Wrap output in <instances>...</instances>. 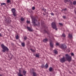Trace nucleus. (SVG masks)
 Instances as JSON below:
<instances>
[{"label": "nucleus", "mask_w": 76, "mask_h": 76, "mask_svg": "<svg viewBox=\"0 0 76 76\" xmlns=\"http://www.w3.org/2000/svg\"><path fill=\"white\" fill-rule=\"evenodd\" d=\"M1 47L3 50H2V51H3L4 53L5 51H9V49L7 48V47L5 46L4 45L2 44L1 45Z\"/></svg>", "instance_id": "f257e3e1"}, {"label": "nucleus", "mask_w": 76, "mask_h": 76, "mask_svg": "<svg viewBox=\"0 0 76 76\" xmlns=\"http://www.w3.org/2000/svg\"><path fill=\"white\" fill-rule=\"evenodd\" d=\"M57 24V23L56 22H53L51 23V26L53 28V29H54L56 30V31L57 30V25H56Z\"/></svg>", "instance_id": "f03ea898"}, {"label": "nucleus", "mask_w": 76, "mask_h": 76, "mask_svg": "<svg viewBox=\"0 0 76 76\" xmlns=\"http://www.w3.org/2000/svg\"><path fill=\"white\" fill-rule=\"evenodd\" d=\"M65 58L69 62H70L72 61V56H70L68 54H66L65 55Z\"/></svg>", "instance_id": "7ed1b4c3"}, {"label": "nucleus", "mask_w": 76, "mask_h": 76, "mask_svg": "<svg viewBox=\"0 0 76 76\" xmlns=\"http://www.w3.org/2000/svg\"><path fill=\"white\" fill-rule=\"evenodd\" d=\"M32 22L34 26H39V23H38V24H36L35 23L36 22H37V20L33 18H32Z\"/></svg>", "instance_id": "20e7f679"}, {"label": "nucleus", "mask_w": 76, "mask_h": 76, "mask_svg": "<svg viewBox=\"0 0 76 76\" xmlns=\"http://www.w3.org/2000/svg\"><path fill=\"white\" fill-rule=\"evenodd\" d=\"M11 11L12 13V15L13 16L15 17L17 15L16 14V13L15 12H16V10L15 8H12L11 10Z\"/></svg>", "instance_id": "39448f33"}, {"label": "nucleus", "mask_w": 76, "mask_h": 76, "mask_svg": "<svg viewBox=\"0 0 76 76\" xmlns=\"http://www.w3.org/2000/svg\"><path fill=\"white\" fill-rule=\"evenodd\" d=\"M61 48L63 50H66V49H67V46L64 44V45H61Z\"/></svg>", "instance_id": "423d86ee"}, {"label": "nucleus", "mask_w": 76, "mask_h": 76, "mask_svg": "<svg viewBox=\"0 0 76 76\" xmlns=\"http://www.w3.org/2000/svg\"><path fill=\"white\" fill-rule=\"evenodd\" d=\"M66 58H65L64 57L60 59V61L61 63H64V62L66 61Z\"/></svg>", "instance_id": "0eeeda50"}, {"label": "nucleus", "mask_w": 76, "mask_h": 76, "mask_svg": "<svg viewBox=\"0 0 76 76\" xmlns=\"http://www.w3.org/2000/svg\"><path fill=\"white\" fill-rule=\"evenodd\" d=\"M19 72L18 73V76H23V75H22V74H21V70H19Z\"/></svg>", "instance_id": "6e6552de"}, {"label": "nucleus", "mask_w": 76, "mask_h": 76, "mask_svg": "<svg viewBox=\"0 0 76 76\" xmlns=\"http://www.w3.org/2000/svg\"><path fill=\"white\" fill-rule=\"evenodd\" d=\"M27 28L29 31H30L31 32L33 31V30L30 27H27Z\"/></svg>", "instance_id": "1a4fd4ad"}, {"label": "nucleus", "mask_w": 76, "mask_h": 76, "mask_svg": "<svg viewBox=\"0 0 76 76\" xmlns=\"http://www.w3.org/2000/svg\"><path fill=\"white\" fill-rule=\"evenodd\" d=\"M50 44L51 47L52 48H53V44L52 43V42H52V41H51V40H50Z\"/></svg>", "instance_id": "9d476101"}, {"label": "nucleus", "mask_w": 76, "mask_h": 76, "mask_svg": "<svg viewBox=\"0 0 76 76\" xmlns=\"http://www.w3.org/2000/svg\"><path fill=\"white\" fill-rule=\"evenodd\" d=\"M48 41V39L47 38H46L45 39H44L43 40V42H47Z\"/></svg>", "instance_id": "9b49d317"}, {"label": "nucleus", "mask_w": 76, "mask_h": 76, "mask_svg": "<svg viewBox=\"0 0 76 76\" xmlns=\"http://www.w3.org/2000/svg\"><path fill=\"white\" fill-rule=\"evenodd\" d=\"M23 74L25 76L26 75V71L25 70H23Z\"/></svg>", "instance_id": "f8f14e48"}, {"label": "nucleus", "mask_w": 76, "mask_h": 76, "mask_svg": "<svg viewBox=\"0 0 76 76\" xmlns=\"http://www.w3.org/2000/svg\"><path fill=\"white\" fill-rule=\"evenodd\" d=\"M33 76H37V73L35 72H33Z\"/></svg>", "instance_id": "ddd939ff"}, {"label": "nucleus", "mask_w": 76, "mask_h": 76, "mask_svg": "<svg viewBox=\"0 0 76 76\" xmlns=\"http://www.w3.org/2000/svg\"><path fill=\"white\" fill-rule=\"evenodd\" d=\"M69 37L70 38H73V37H72V34H68Z\"/></svg>", "instance_id": "4468645a"}, {"label": "nucleus", "mask_w": 76, "mask_h": 76, "mask_svg": "<svg viewBox=\"0 0 76 76\" xmlns=\"http://www.w3.org/2000/svg\"><path fill=\"white\" fill-rule=\"evenodd\" d=\"M48 65L47 64H46L45 66V69H47V68H48Z\"/></svg>", "instance_id": "2eb2a0df"}, {"label": "nucleus", "mask_w": 76, "mask_h": 76, "mask_svg": "<svg viewBox=\"0 0 76 76\" xmlns=\"http://www.w3.org/2000/svg\"><path fill=\"white\" fill-rule=\"evenodd\" d=\"M53 70V68L51 67H50L49 68V72H51Z\"/></svg>", "instance_id": "dca6fc26"}, {"label": "nucleus", "mask_w": 76, "mask_h": 76, "mask_svg": "<svg viewBox=\"0 0 76 76\" xmlns=\"http://www.w3.org/2000/svg\"><path fill=\"white\" fill-rule=\"evenodd\" d=\"M53 51L54 52L55 54H57L58 52H57V50H53Z\"/></svg>", "instance_id": "f3484780"}, {"label": "nucleus", "mask_w": 76, "mask_h": 76, "mask_svg": "<svg viewBox=\"0 0 76 76\" xmlns=\"http://www.w3.org/2000/svg\"><path fill=\"white\" fill-rule=\"evenodd\" d=\"M9 57L10 58H12L13 57V56H12V54H10V55H9Z\"/></svg>", "instance_id": "a211bd4d"}, {"label": "nucleus", "mask_w": 76, "mask_h": 76, "mask_svg": "<svg viewBox=\"0 0 76 76\" xmlns=\"http://www.w3.org/2000/svg\"><path fill=\"white\" fill-rule=\"evenodd\" d=\"M25 20V18H24L23 17H21V19H20V20L21 21H23Z\"/></svg>", "instance_id": "6ab92c4d"}, {"label": "nucleus", "mask_w": 76, "mask_h": 76, "mask_svg": "<svg viewBox=\"0 0 76 76\" xmlns=\"http://www.w3.org/2000/svg\"><path fill=\"white\" fill-rule=\"evenodd\" d=\"M69 0H64V2L65 3H67V2H69Z\"/></svg>", "instance_id": "aec40b11"}, {"label": "nucleus", "mask_w": 76, "mask_h": 76, "mask_svg": "<svg viewBox=\"0 0 76 76\" xmlns=\"http://www.w3.org/2000/svg\"><path fill=\"white\" fill-rule=\"evenodd\" d=\"M35 56L36 57H39V54H36L35 55Z\"/></svg>", "instance_id": "412c9836"}, {"label": "nucleus", "mask_w": 76, "mask_h": 76, "mask_svg": "<svg viewBox=\"0 0 76 76\" xmlns=\"http://www.w3.org/2000/svg\"><path fill=\"white\" fill-rule=\"evenodd\" d=\"M73 4L74 5H76V1H75L73 2Z\"/></svg>", "instance_id": "4be33fe9"}, {"label": "nucleus", "mask_w": 76, "mask_h": 76, "mask_svg": "<svg viewBox=\"0 0 76 76\" xmlns=\"http://www.w3.org/2000/svg\"><path fill=\"white\" fill-rule=\"evenodd\" d=\"M1 6H3V5H5V6H6V3H1Z\"/></svg>", "instance_id": "5701e85b"}, {"label": "nucleus", "mask_w": 76, "mask_h": 76, "mask_svg": "<svg viewBox=\"0 0 76 76\" xmlns=\"http://www.w3.org/2000/svg\"><path fill=\"white\" fill-rule=\"evenodd\" d=\"M21 45L22 47H24L25 46V43H21Z\"/></svg>", "instance_id": "b1692460"}, {"label": "nucleus", "mask_w": 76, "mask_h": 76, "mask_svg": "<svg viewBox=\"0 0 76 76\" xmlns=\"http://www.w3.org/2000/svg\"><path fill=\"white\" fill-rule=\"evenodd\" d=\"M15 38H16V39H19V36H18V35H17L16 36Z\"/></svg>", "instance_id": "393cba45"}, {"label": "nucleus", "mask_w": 76, "mask_h": 76, "mask_svg": "<svg viewBox=\"0 0 76 76\" xmlns=\"http://www.w3.org/2000/svg\"><path fill=\"white\" fill-rule=\"evenodd\" d=\"M24 40H26L27 39V37L26 36H25L24 37Z\"/></svg>", "instance_id": "a878e982"}, {"label": "nucleus", "mask_w": 76, "mask_h": 76, "mask_svg": "<svg viewBox=\"0 0 76 76\" xmlns=\"http://www.w3.org/2000/svg\"><path fill=\"white\" fill-rule=\"evenodd\" d=\"M30 50H31V51H32V52H33V53H34V52H35V50H33L31 48L30 49Z\"/></svg>", "instance_id": "bb28decb"}, {"label": "nucleus", "mask_w": 76, "mask_h": 76, "mask_svg": "<svg viewBox=\"0 0 76 76\" xmlns=\"http://www.w3.org/2000/svg\"><path fill=\"white\" fill-rule=\"evenodd\" d=\"M7 2L8 3H9L11 2V1L10 0H7Z\"/></svg>", "instance_id": "cd10ccee"}, {"label": "nucleus", "mask_w": 76, "mask_h": 76, "mask_svg": "<svg viewBox=\"0 0 76 76\" xmlns=\"http://www.w3.org/2000/svg\"><path fill=\"white\" fill-rule=\"evenodd\" d=\"M62 37H66V35H65V34H64L63 33V34H62Z\"/></svg>", "instance_id": "c85d7f7f"}, {"label": "nucleus", "mask_w": 76, "mask_h": 76, "mask_svg": "<svg viewBox=\"0 0 76 76\" xmlns=\"http://www.w3.org/2000/svg\"><path fill=\"white\" fill-rule=\"evenodd\" d=\"M35 7H32V10H35Z\"/></svg>", "instance_id": "c756f323"}, {"label": "nucleus", "mask_w": 76, "mask_h": 76, "mask_svg": "<svg viewBox=\"0 0 76 76\" xmlns=\"http://www.w3.org/2000/svg\"><path fill=\"white\" fill-rule=\"evenodd\" d=\"M68 2H69V3H70L71 4H73V3H72V2L71 1H70V0H69V1Z\"/></svg>", "instance_id": "7c9ffc66"}, {"label": "nucleus", "mask_w": 76, "mask_h": 76, "mask_svg": "<svg viewBox=\"0 0 76 76\" xmlns=\"http://www.w3.org/2000/svg\"><path fill=\"white\" fill-rule=\"evenodd\" d=\"M26 22H27V23H30V21H28V20H27L26 21Z\"/></svg>", "instance_id": "2f4dec72"}, {"label": "nucleus", "mask_w": 76, "mask_h": 76, "mask_svg": "<svg viewBox=\"0 0 76 76\" xmlns=\"http://www.w3.org/2000/svg\"><path fill=\"white\" fill-rule=\"evenodd\" d=\"M59 25H60L61 26H63V24H62V23H59Z\"/></svg>", "instance_id": "473e14b6"}, {"label": "nucleus", "mask_w": 76, "mask_h": 76, "mask_svg": "<svg viewBox=\"0 0 76 76\" xmlns=\"http://www.w3.org/2000/svg\"><path fill=\"white\" fill-rule=\"evenodd\" d=\"M43 31H44V32H45V33H47V31H46V30H44Z\"/></svg>", "instance_id": "72a5a7b5"}, {"label": "nucleus", "mask_w": 76, "mask_h": 76, "mask_svg": "<svg viewBox=\"0 0 76 76\" xmlns=\"http://www.w3.org/2000/svg\"><path fill=\"white\" fill-rule=\"evenodd\" d=\"M51 15H52V16H54V13H51Z\"/></svg>", "instance_id": "f704fd0d"}, {"label": "nucleus", "mask_w": 76, "mask_h": 76, "mask_svg": "<svg viewBox=\"0 0 76 76\" xmlns=\"http://www.w3.org/2000/svg\"><path fill=\"white\" fill-rule=\"evenodd\" d=\"M56 45H59V44L58 43H56Z\"/></svg>", "instance_id": "c9c22d12"}, {"label": "nucleus", "mask_w": 76, "mask_h": 76, "mask_svg": "<svg viewBox=\"0 0 76 76\" xmlns=\"http://www.w3.org/2000/svg\"><path fill=\"white\" fill-rule=\"evenodd\" d=\"M71 55L73 56H74V53H71Z\"/></svg>", "instance_id": "e433bc0d"}, {"label": "nucleus", "mask_w": 76, "mask_h": 76, "mask_svg": "<svg viewBox=\"0 0 76 76\" xmlns=\"http://www.w3.org/2000/svg\"><path fill=\"white\" fill-rule=\"evenodd\" d=\"M63 18H64V19H65V18H66V16H63Z\"/></svg>", "instance_id": "4c0bfd02"}, {"label": "nucleus", "mask_w": 76, "mask_h": 76, "mask_svg": "<svg viewBox=\"0 0 76 76\" xmlns=\"http://www.w3.org/2000/svg\"><path fill=\"white\" fill-rule=\"evenodd\" d=\"M67 9L66 8H65L64 10H66Z\"/></svg>", "instance_id": "58836bf2"}, {"label": "nucleus", "mask_w": 76, "mask_h": 76, "mask_svg": "<svg viewBox=\"0 0 76 76\" xmlns=\"http://www.w3.org/2000/svg\"><path fill=\"white\" fill-rule=\"evenodd\" d=\"M0 37H2V35H1V33H0Z\"/></svg>", "instance_id": "ea45409f"}, {"label": "nucleus", "mask_w": 76, "mask_h": 76, "mask_svg": "<svg viewBox=\"0 0 76 76\" xmlns=\"http://www.w3.org/2000/svg\"><path fill=\"white\" fill-rule=\"evenodd\" d=\"M69 73L70 74H72V72H69Z\"/></svg>", "instance_id": "a19ab883"}]
</instances>
